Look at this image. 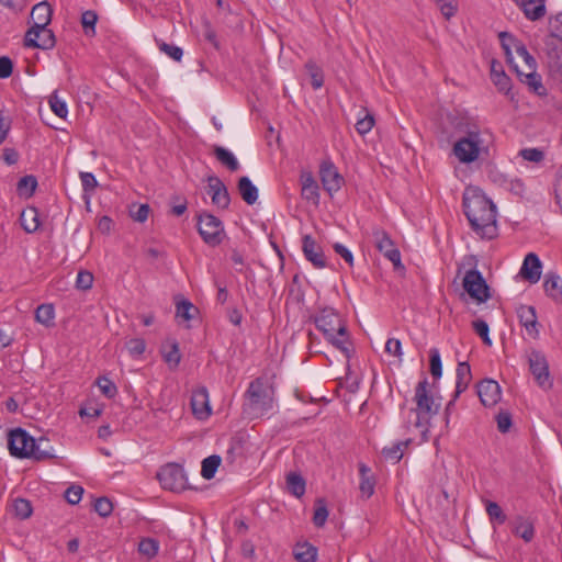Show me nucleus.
Wrapping results in <instances>:
<instances>
[{"label": "nucleus", "instance_id": "f257e3e1", "mask_svg": "<svg viewBox=\"0 0 562 562\" xmlns=\"http://www.w3.org/2000/svg\"><path fill=\"white\" fill-rule=\"evenodd\" d=\"M463 212L472 231L483 239L497 236L496 206L475 187H468L462 198Z\"/></svg>", "mask_w": 562, "mask_h": 562}, {"label": "nucleus", "instance_id": "f03ea898", "mask_svg": "<svg viewBox=\"0 0 562 562\" xmlns=\"http://www.w3.org/2000/svg\"><path fill=\"white\" fill-rule=\"evenodd\" d=\"M316 328L323 333L326 340L340 350L349 359L352 352V344L347 326L336 310L324 307L313 316Z\"/></svg>", "mask_w": 562, "mask_h": 562}, {"label": "nucleus", "instance_id": "7ed1b4c3", "mask_svg": "<svg viewBox=\"0 0 562 562\" xmlns=\"http://www.w3.org/2000/svg\"><path fill=\"white\" fill-rule=\"evenodd\" d=\"M492 138V134L487 130H481L474 124L468 125L465 135L453 145V155L462 164L474 162L482 154L488 153Z\"/></svg>", "mask_w": 562, "mask_h": 562}, {"label": "nucleus", "instance_id": "20e7f679", "mask_svg": "<svg viewBox=\"0 0 562 562\" xmlns=\"http://www.w3.org/2000/svg\"><path fill=\"white\" fill-rule=\"evenodd\" d=\"M427 378H424L415 387L414 401L416 408H411L405 420V428L411 426L419 428L423 434L428 431L431 417L438 414L439 404L435 403L434 396L428 390Z\"/></svg>", "mask_w": 562, "mask_h": 562}, {"label": "nucleus", "instance_id": "39448f33", "mask_svg": "<svg viewBox=\"0 0 562 562\" xmlns=\"http://www.w3.org/2000/svg\"><path fill=\"white\" fill-rule=\"evenodd\" d=\"M244 413L250 418H259L273 409L274 390L267 380L257 378L249 383L245 393Z\"/></svg>", "mask_w": 562, "mask_h": 562}, {"label": "nucleus", "instance_id": "423d86ee", "mask_svg": "<svg viewBox=\"0 0 562 562\" xmlns=\"http://www.w3.org/2000/svg\"><path fill=\"white\" fill-rule=\"evenodd\" d=\"M44 442H47L46 439L41 438L36 441L25 429L20 427L8 434V449L11 456L19 459L46 460L54 458L55 456L47 449H42Z\"/></svg>", "mask_w": 562, "mask_h": 562}, {"label": "nucleus", "instance_id": "0eeeda50", "mask_svg": "<svg viewBox=\"0 0 562 562\" xmlns=\"http://www.w3.org/2000/svg\"><path fill=\"white\" fill-rule=\"evenodd\" d=\"M196 227L202 240L210 247L221 245L226 237L223 222L215 215L203 212L196 216Z\"/></svg>", "mask_w": 562, "mask_h": 562}, {"label": "nucleus", "instance_id": "6e6552de", "mask_svg": "<svg viewBox=\"0 0 562 562\" xmlns=\"http://www.w3.org/2000/svg\"><path fill=\"white\" fill-rule=\"evenodd\" d=\"M462 285L470 297L479 304L485 303L492 296L488 284L476 268H472L465 272Z\"/></svg>", "mask_w": 562, "mask_h": 562}, {"label": "nucleus", "instance_id": "1a4fd4ad", "mask_svg": "<svg viewBox=\"0 0 562 562\" xmlns=\"http://www.w3.org/2000/svg\"><path fill=\"white\" fill-rule=\"evenodd\" d=\"M157 479L165 490L181 492L188 487L184 469L177 463H168L157 472Z\"/></svg>", "mask_w": 562, "mask_h": 562}, {"label": "nucleus", "instance_id": "9d476101", "mask_svg": "<svg viewBox=\"0 0 562 562\" xmlns=\"http://www.w3.org/2000/svg\"><path fill=\"white\" fill-rule=\"evenodd\" d=\"M528 362L537 384L543 390H550L553 386V380L546 356L541 351L532 349L528 353Z\"/></svg>", "mask_w": 562, "mask_h": 562}, {"label": "nucleus", "instance_id": "9b49d317", "mask_svg": "<svg viewBox=\"0 0 562 562\" xmlns=\"http://www.w3.org/2000/svg\"><path fill=\"white\" fill-rule=\"evenodd\" d=\"M372 237L376 249L393 263L394 269L404 270V266L401 261V252L390 235L382 228H374Z\"/></svg>", "mask_w": 562, "mask_h": 562}, {"label": "nucleus", "instance_id": "f8f14e48", "mask_svg": "<svg viewBox=\"0 0 562 562\" xmlns=\"http://www.w3.org/2000/svg\"><path fill=\"white\" fill-rule=\"evenodd\" d=\"M543 50L551 77L562 81V42L546 37Z\"/></svg>", "mask_w": 562, "mask_h": 562}, {"label": "nucleus", "instance_id": "ddd939ff", "mask_svg": "<svg viewBox=\"0 0 562 562\" xmlns=\"http://www.w3.org/2000/svg\"><path fill=\"white\" fill-rule=\"evenodd\" d=\"M56 44L55 34L47 26L31 27L24 36V46L40 49H52Z\"/></svg>", "mask_w": 562, "mask_h": 562}, {"label": "nucleus", "instance_id": "4468645a", "mask_svg": "<svg viewBox=\"0 0 562 562\" xmlns=\"http://www.w3.org/2000/svg\"><path fill=\"white\" fill-rule=\"evenodd\" d=\"M319 175L323 188L330 196L338 192L345 183L344 177L330 160L321 164Z\"/></svg>", "mask_w": 562, "mask_h": 562}, {"label": "nucleus", "instance_id": "2eb2a0df", "mask_svg": "<svg viewBox=\"0 0 562 562\" xmlns=\"http://www.w3.org/2000/svg\"><path fill=\"white\" fill-rule=\"evenodd\" d=\"M477 395L485 407H493L502 396L499 384L492 379H484L476 385Z\"/></svg>", "mask_w": 562, "mask_h": 562}, {"label": "nucleus", "instance_id": "dca6fc26", "mask_svg": "<svg viewBox=\"0 0 562 562\" xmlns=\"http://www.w3.org/2000/svg\"><path fill=\"white\" fill-rule=\"evenodd\" d=\"M517 316L527 335L532 339H538L540 335V324L537 318L536 308L531 305H520L517 308Z\"/></svg>", "mask_w": 562, "mask_h": 562}, {"label": "nucleus", "instance_id": "f3484780", "mask_svg": "<svg viewBox=\"0 0 562 562\" xmlns=\"http://www.w3.org/2000/svg\"><path fill=\"white\" fill-rule=\"evenodd\" d=\"M209 193L212 198V203L218 209L226 210L231 203V196L224 182L216 176L207 177Z\"/></svg>", "mask_w": 562, "mask_h": 562}, {"label": "nucleus", "instance_id": "a211bd4d", "mask_svg": "<svg viewBox=\"0 0 562 562\" xmlns=\"http://www.w3.org/2000/svg\"><path fill=\"white\" fill-rule=\"evenodd\" d=\"M302 250L305 258L317 269L326 267V258L322 247L311 235H304L302 238Z\"/></svg>", "mask_w": 562, "mask_h": 562}, {"label": "nucleus", "instance_id": "6ab92c4d", "mask_svg": "<svg viewBox=\"0 0 562 562\" xmlns=\"http://www.w3.org/2000/svg\"><path fill=\"white\" fill-rule=\"evenodd\" d=\"M191 408L198 419H206L211 415L209 392L205 386H200L192 392Z\"/></svg>", "mask_w": 562, "mask_h": 562}, {"label": "nucleus", "instance_id": "aec40b11", "mask_svg": "<svg viewBox=\"0 0 562 562\" xmlns=\"http://www.w3.org/2000/svg\"><path fill=\"white\" fill-rule=\"evenodd\" d=\"M541 269L542 263L539 257L533 252H529L524 259L520 274L530 283H537L541 277Z\"/></svg>", "mask_w": 562, "mask_h": 562}, {"label": "nucleus", "instance_id": "412c9836", "mask_svg": "<svg viewBox=\"0 0 562 562\" xmlns=\"http://www.w3.org/2000/svg\"><path fill=\"white\" fill-rule=\"evenodd\" d=\"M301 194L304 200L311 201L317 205L319 203V187L314 179L312 172L304 171L301 173Z\"/></svg>", "mask_w": 562, "mask_h": 562}, {"label": "nucleus", "instance_id": "4be33fe9", "mask_svg": "<svg viewBox=\"0 0 562 562\" xmlns=\"http://www.w3.org/2000/svg\"><path fill=\"white\" fill-rule=\"evenodd\" d=\"M530 21H537L546 15L544 0H514Z\"/></svg>", "mask_w": 562, "mask_h": 562}, {"label": "nucleus", "instance_id": "5701e85b", "mask_svg": "<svg viewBox=\"0 0 562 562\" xmlns=\"http://www.w3.org/2000/svg\"><path fill=\"white\" fill-rule=\"evenodd\" d=\"M52 14L53 10L46 1L35 4L31 11L32 27L47 26L52 21Z\"/></svg>", "mask_w": 562, "mask_h": 562}, {"label": "nucleus", "instance_id": "b1692460", "mask_svg": "<svg viewBox=\"0 0 562 562\" xmlns=\"http://www.w3.org/2000/svg\"><path fill=\"white\" fill-rule=\"evenodd\" d=\"M456 391H454V398H458L460 394H462L469 386L472 374H471V368L468 362H459L456 369Z\"/></svg>", "mask_w": 562, "mask_h": 562}, {"label": "nucleus", "instance_id": "393cba45", "mask_svg": "<svg viewBox=\"0 0 562 562\" xmlns=\"http://www.w3.org/2000/svg\"><path fill=\"white\" fill-rule=\"evenodd\" d=\"M237 189L241 199L247 204L252 205L257 202L258 189L248 177L244 176L239 178Z\"/></svg>", "mask_w": 562, "mask_h": 562}, {"label": "nucleus", "instance_id": "a878e982", "mask_svg": "<svg viewBox=\"0 0 562 562\" xmlns=\"http://www.w3.org/2000/svg\"><path fill=\"white\" fill-rule=\"evenodd\" d=\"M317 552V548L307 541L297 542L293 549V555L297 562H316Z\"/></svg>", "mask_w": 562, "mask_h": 562}, {"label": "nucleus", "instance_id": "bb28decb", "mask_svg": "<svg viewBox=\"0 0 562 562\" xmlns=\"http://www.w3.org/2000/svg\"><path fill=\"white\" fill-rule=\"evenodd\" d=\"M359 473L361 479L359 490L361 492L362 497L369 498L373 495L375 486V481L370 475L371 469L364 463H359Z\"/></svg>", "mask_w": 562, "mask_h": 562}, {"label": "nucleus", "instance_id": "cd10ccee", "mask_svg": "<svg viewBox=\"0 0 562 562\" xmlns=\"http://www.w3.org/2000/svg\"><path fill=\"white\" fill-rule=\"evenodd\" d=\"M543 289L548 296L557 300L562 297V279L557 272H548L544 276Z\"/></svg>", "mask_w": 562, "mask_h": 562}, {"label": "nucleus", "instance_id": "c85d7f7f", "mask_svg": "<svg viewBox=\"0 0 562 562\" xmlns=\"http://www.w3.org/2000/svg\"><path fill=\"white\" fill-rule=\"evenodd\" d=\"M213 154L216 159L231 171H237L239 169V162L228 149L222 146H214Z\"/></svg>", "mask_w": 562, "mask_h": 562}, {"label": "nucleus", "instance_id": "c756f323", "mask_svg": "<svg viewBox=\"0 0 562 562\" xmlns=\"http://www.w3.org/2000/svg\"><path fill=\"white\" fill-rule=\"evenodd\" d=\"M491 79H492L493 83L497 87L499 92H503L506 95H510V91H512L510 78L505 74L504 70H502V69L497 70L495 67V63L492 64Z\"/></svg>", "mask_w": 562, "mask_h": 562}, {"label": "nucleus", "instance_id": "7c9ffc66", "mask_svg": "<svg viewBox=\"0 0 562 562\" xmlns=\"http://www.w3.org/2000/svg\"><path fill=\"white\" fill-rule=\"evenodd\" d=\"M409 443L411 439L397 441L391 447H385L382 450V454L386 460L397 463L403 458L404 449L407 448Z\"/></svg>", "mask_w": 562, "mask_h": 562}, {"label": "nucleus", "instance_id": "2f4dec72", "mask_svg": "<svg viewBox=\"0 0 562 562\" xmlns=\"http://www.w3.org/2000/svg\"><path fill=\"white\" fill-rule=\"evenodd\" d=\"M199 313L198 308L187 299L176 302V317L183 321H191Z\"/></svg>", "mask_w": 562, "mask_h": 562}, {"label": "nucleus", "instance_id": "473e14b6", "mask_svg": "<svg viewBox=\"0 0 562 562\" xmlns=\"http://www.w3.org/2000/svg\"><path fill=\"white\" fill-rule=\"evenodd\" d=\"M55 310L53 304H41L35 311V321L46 327L54 325Z\"/></svg>", "mask_w": 562, "mask_h": 562}, {"label": "nucleus", "instance_id": "72a5a7b5", "mask_svg": "<svg viewBox=\"0 0 562 562\" xmlns=\"http://www.w3.org/2000/svg\"><path fill=\"white\" fill-rule=\"evenodd\" d=\"M288 490L295 497H301L305 493V480L299 473L290 472L286 475Z\"/></svg>", "mask_w": 562, "mask_h": 562}, {"label": "nucleus", "instance_id": "f704fd0d", "mask_svg": "<svg viewBox=\"0 0 562 562\" xmlns=\"http://www.w3.org/2000/svg\"><path fill=\"white\" fill-rule=\"evenodd\" d=\"M221 457L217 454H212L207 458H205L202 461V469L201 474L204 479L211 480L214 477L220 464H221Z\"/></svg>", "mask_w": 562, "mask_h": 562}, {"label": "nucleus", "instance_id": "c9c22d12", "mask_svg": "<svg viewBox=\"0 0 562 562\" xmlns=\"http://www.w3.org/2000/svg\"><path fill=\"white\" fill-rule=\"evenodd\" d=\"M37 188V180L34 176L27 175L22 177L16 184V190L20 195L30 198L34 194Z\"/></svg>", "mask_w": 562, "mask_h": 562}, {"label": "nucleus", "instance_id": "e433bc0d", "mask_svg": "<svg viewBox=\"0 0 562 562\" xmlns=\"http://www.w3.org/2000/svg\"><path fill=\"white\" fill-rule=\"evenodd\" d=\"M21 225L27 233H34L40 227V221L35 209H30L21 214Z\"/></svg>", "mask_w": 562, "mask_h": 562}, {"label": "nucleus", "instance_id": "4c0bfd02", "mask_svg": "<svg viewBox=\"0 0 562 562\" xmlns=\"http://www.w3.org/2000/svg\"><path fill=\"white\" fill-rule=\"evenodd\" d=\"M499 40L502 44V48L504 49L506 60L508 64H513V54L512 49H516V44L519 43L517 38H515L512 34L507 32H501L499 33Z\"/></svg>", "mask_w": 562, "mask_h": 562}, {"label": "nucleus", "instance_id": "58836bf2", "mask_svg": "<svg viewBox=\"0 0 562 562\" xmlns=\"http://www.w3.org/2000/svg\"><path fill=\"white\" fill-rule=\"evenodd\" d=\"M159 542L153 538H143L138 543V552L148 559L157 555Z\"/></svg>", "mask_w": 562, "mask_h": 562}, {"label": "nucleus", "instance_id": "ea45409f", "mask_svg": "<svg viewBox=\"0 0 562 562\" xmlns=\"http://www.w3.org/2000/svg\"><path fill=\"white\" fill-rule=\"evenodd\" d=\"M514 535L524 539L526 542H530L535 537L533 525L528 520L520 519L515 526Z\"/></svg>", "mask_w": 562, "mask_h": 562}, {"label": "nucleus", "instance_id": "a19ab883", "mask_svg": "<svg viewBox=\"0 0 562 562\" xmlns=\"http://www.w3.org/2000/svg\"><path fill=\"white\" fill-rule=\"evenodd\" d=\"M98 22V14L95 11L87 10L81 14V25L85 34L92 36L95 34V24Z\"/></svg>", "mask_w": 562, "mask_h": 562}, {"label": "nucleus", "instance_id": "79ce46f5", "mask_svg": "<svg viewBox=\"0 0 562 562\" xmlns=\"http://www.w3.org/2000/svg\"><path fill=\"white\" fill-rule=\"evenodd\" d=\"M516 72H517V76L520 78L521 81L526 82L529 87H531L533 89L535 92L539 93V89H542L543 86L540 81V77L539 75H537L536 70L533 71H530L527 72V74H524L521 72L517 66L515 65L514 66Z\"/></svg>", "mask_w": 562, "mask_h": 562}, {"label": "nucleus", "instance_id": "37998d69", "mask_svg": "<svg viewBox=\"0 0 562 562\" xmlns=\"http://www.w3.org/2000/svg\"><path fill=\"white\" fill-rule=\"evenodd\" d=\"M485 509L491 521H495L498 525H503L506 521L507 517L504 514L502 507L497 503L487 501L485 503Z\"/></svg>", "mask_w": 562, "mask_h": 562}, {"label": "nucleus", "instance_id": "c03bdc74", "mask_svg": "<svg viewBox=\"0 0 562 562\" xmlns=\"http://www.w3.org/2000/svg\"><path fill=\"white\" fill-rule=\"evenodd\" d=\"M52 111L60 119H65L68 114L67 104L64 100L58 98V92L55 90L48 100Z\"/></svg>", "mask_w": 562, "mask_h": 562}, {"label": "nucleus", "instance_id": "a18cd8bd", "mask_svg": "<svg viewBox=\"0 0 562 562\" xmlns=\"http://www.w3.org/2000/svg\"><path fill=\"white\" fill-rule=\"evenodd\" d=\"M364 115L359 117L356 123V130L360 135H366L369 133L374 125V116L369 113L366 109L362 110Z\"/></svg>", "mask_w": 562, "mask_h": 562}, {"label": "nucleus", "instance_id": "49530a36", "mask_svg": "<svg viewBox=\"0 0 562 562\" xmlns=\"http://www.w3.org/2000/svg\"><path fill=\"white\" fill-rule=\"evenodd\" d=\"M15 516L20 519H26L31 517L33 508L31 502L25 498H18L13 503Z\"/></svg>", "mask_w": 562, "mask_h": 562}, {"label": "nucleus", "instance_id": "de8ad7c7", "mask_svg": "<svg viewBox=\"0 0 562 562\" xmlns=\"http://www.w3.org/2000/svg\"><path fill=\"white\" fill-rule=\"evenodd\" d=\"M164 360L170 369H176L181 360V353L177 341L171 344L170 350L164 352Z\"/></svg>", "mask_w": 562, "mask_h": 562}, {"label": "nucleus", "instance_id": "09e8293b", "mask_svg": "<svg viewBox=\"0 0 562 562\" xmlns=\"http://www.w3.org/2000/svg\"><path fill=\"white\" fill-rule=\"evenodd\" d=\"M328 518V509L324 499H317L313 516V522L316 527H323Z\"/></svg>", "mask_w": 562, "mask_h": 562}, {"label": "nucleus", "instance_id": "8fccbe9b", "mask_svg": "<svg viewBox=\"0 0 562 562\" xmlns=\"http://www.w3.org/2000/svg\"><path fill=\"white\" fill-rule=\"evenodd\" d=\"M97 385L101 393L108 398H113L117 394L116 385L106 376L98 378Z\"/></svg>", "mask_w": 562, "mask_h": 562}, {"label": "nucleus", "instance_id": "3c124183", "mask_svg": "<svg viewBox=\"0 0 562 562\" xmlns=\"http://www.w3.org/2000/svg\"><path fill=\"white\" fill-rule=\"evenodd\" d=\"M158 48L160 52L169 56L171 59L176 61H180L183 56V50L179 46L173 44H168L162 41L157 42Z\"/></svg>", "mask_w": 562, "mask_h": 562}, {"label": "nucleus", "instance_id": "603ef678", "mask_svg": "<svg viewBox=\"0 0 562 562\" xmlns=\"http://www.w3.org/2000/svg\"><path fill=\"white\" fill-rule=\"evenodd\" d=\"M306 68L308 70V74L311 76V83L312 87L316 90L319 89L324 83V76L319 67L313 61H308L306 64Z\"/></svg>", "mask_w": 562, "mask_h": 562}, {"label": "nucleus", "instance_id": "864d4df0", "mask_svg": "<svg viewBox=\"0 0 562 562\" xmlns=\"http://www.w3.org/2000/svg\"><path fill=\"white\" fill-rule=\"evenodd\" d=\"M430 373L435 379L442 375V363L437 348L430 349Z\"/></svg>", "mask_w": 562, "mask_h": 562}, {"label": "nucleus", "instance_id": "5fc2aeb1", "mask_svg": "<svg viewBox=\"0 0 562 562\" xmlns=\"http://www.w3.org/2000/svg\"><path fill=\"white\" fill-rule=\"evenodd\" d=\"M515 52L517 53V55L519 57H521L524 59L528 70H530V71L536 70V66H537L536 59L529 54L527 47L525 46V44L521 41L516 44Z\"/></svg>", "mask_w": 562, "mask_h": 562}, {"label": "nucleus", "instance_id": "6e6d98bb", "mask_svg": "<svg viewBox=\"0 0 562 562\" xmlns=\"http://www.w3.org/2000/svg\"><path fill=\"white\" fill-rule=\"evenodd\" d=\"M472 327L474 331L482 338L483 342L487 346L492 345V340L490 338V328L485 321L476 319L472 322Z\"/></svg>", "mask_w": 562, "mask_h": 562}, {"label": "nucleus", "instance_id": "4d7b16f0", "mask_svg": "<svg viewBox=\"0 0 562 562\" xmlns=\"http://www.w3.org/2000/svg\"><path fill=\"white\" fill-rule=\"evenodd\" d=\"M126 348L132 357H139L145 352L146 342L143 338H132L126 342Z\"/></svg>", "mask_w": 562, "mask_h": 562}, {"label": "nucleus", "instance_id": "13d9d810", "mask_svg": "<svg viewBox=\"0 0 562 562\" xmlns=\"http://www.w3.org/2000/svg\"><path fill=\"white\" fill-rule=\"evenodd\" d=\"M93 274L87 270H81L77 274L76 288L87 291L92 288Z\"/></svg>", "mask_w": 562, "mask_h": 562}, {"label": "nucleus", "instance_id": "bf43d9fd", "mask_svg": "<svg viewBox=\"0 0 562 562\" xmlns=\"http://www.w3.org/2000/svg\"><path fill=\"white\" fill-rule=\"evenodd\" d=\"M94 510L101 516V517H108L111 515L113 510V505L111 501L108 497H99L94 502Z\"/></svg>", "mask_w": 562, "mask_h": 562}, {"label": "nucleus", "instance_id": "052dcab7", "mask_svg": "<svg viewBox=\"0 0 562 562\" xmlns=\"http://www.w3.org/2000/svg\"><path fill=\"white\" fill-rule=\"evenodd\" d=\"M519 156L527 161L536 164L541 162L544 159V153L539 148H524L519 151Z\"/></svg>", "mask_w": 562, "mask_h": 562}, {"label": "nucleus", "instance_id": "680f3d73", "mask_svg": "<svg viewBox=\"0 0 562 562\" xmlns=\"http://www.w3.org/2000/svg\"><path fill=\"white\" fill-rule=\"evenodd\" d=\"M82 494L83 488L81 486L71 485L66 490L65 498L69 504L76 505L81 501Z\"/></svg>", "mask_w": 562, "mask_h": 562}, {"label": "nucleus", "instance_id": "e2e57ef3", "mask_svg": "<svg viewBox=\"0 0 562 562\" xmlns=\"http://www.w3.org/2000/svg\"><path fill=\"white\" fill-rule=\"evenodd\" d=\"M80 180L82 190L86 193L94 191V189L98 187L97 178L92 172H80Z\"/></svg>", "mask_w": 562, "mask_h": 562}, {"label": "nucleus", "instance_id": "0e129e2a", "mask_svg": "<svg viewBox=\"0 0 562 562\" xmlns=\"http://www.w3.org/2000/svg\"><path fill=\"white\" fill-rule=\"evenodd\" d=\"M385 352L396 357L401 361L403 356L401 340L396 338H389L385 342Z\"/></svg>", "mask_w": 562, "mask_h": 562}, {"label": "nucleus", "instance_id": "69168bd1", "mask_svg": "<svg viewBox=\"0 0 562 562\" xmlns=\"http://www.w3.org/2000/svg\"><path fill=\"white\" fill-rule=\"evenodd\" d=\"M439 9L446 19H450L457 12V3L454 0H436Z\"/></svg>", "mask_w": 562, "mask_h": 562}, {"label": "nucleus", "instance_id": "338daca9", "mask_svg": "<svg viewBox=\"0 0 562 562\" xmlns=\"http://www.w3.org/2000/svg\"><path fill=\"white\" fill-rule=\"evenodd\" d=\"M553 192L557 204L562 211V166L559 168L553 182Z\"/></svg>", "mask_w": 562, "mask_h": 562}, {"label": "nucleus", "instance_id": "774afa93", "mask_svg": "<svg viewBox=\"0 0 562 562\" xmlns=\"http://www.w3.org/2000/svg\"><path fill=\"white\" fill-rule=\"evenodd\" d=\"M546 37H554L562 42V12L555 15L554 22L551 23V32Z\"/></svg>", "mask_w": 562, "mask_h": 562}]
</instances>
